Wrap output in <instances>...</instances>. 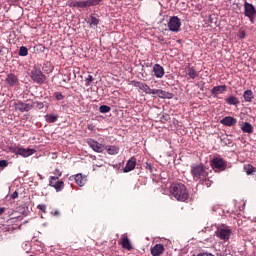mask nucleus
<instances>
[{"instance_id":"72a5a7b5","label":"nucleus","mask_w":256,"mask_h":256,"mask_svg":"<svg viewBox=\"0 0 256 256\" xmlns=\"http://www.w3.org/2000/svg\"><path fill=\"white\" fill-rule=\"evenodd\" d=\"M201 182H202V185H205L206 187H210L213 184V182L209 180L207 177L203 178Z\"/></svg>"},{"instance_id":"dca6fc26","label":"nucleus","mask_w":256,"mask_h":256,"mask_svg":"<svg viewBox=\"0 0 256 256\" xmlns=\"http://www.w3.org/2000/svg\"><path fill=\"white\" fill-rule=\"evenodd\" d=\"M121 246L123 249H126V251H131L133 249V245H131V240H129L127 234L121 236Z\"/></svg>"},{"instance_id":"e433bc0d","label":"nucleus","mask_w":256,"mask_h":256,"mask_svg":"<svg viewBox=\"0 0 256 256\" xmlns=\"http://www.w3.org/2000/svg\"><path fill=\"white\" fill-rule=\"evenodd\" d=\"M221 141L224 143V145H231L232 143L228 136H222Z\"/></svg>"},{"instance_id":"1a4fd4ad","label":"nucleus","mask_w":256,"mask_h":256,"mask_svg":"<svg viewBox=\"0 0 256 256\" xmlns=\"http://www.w3.org/2000/svg\"><path fill=\"white\" fill-rule=\"evenodd\" d=\"M244 15L248 17V19L253 23V19H255L256 9L255 6L249 2L244 3Z\"/></svg>"},{"instance_id":"ea45409f","label":"nucleus","mask_w":256,"mask_h":256,"mask_svg":"<svg viewBox=\"0 0 256 256\" xmlns=\"http://www.w3.org/2000/svg\"><path fill=\"white\" fill-rule=\"evenodd\" d=\"M77 9H86L85 1H77Z\"/></svg>"},{"instance_id":"49530a36","label":"nucleus","mask_w":256,"mask_h":256,"mask_svg":"<svg viewBox=\"0 0 256 256\" xmlns=\"http://www.w3.org/2000/svg\"><path fill=\"white\" fill-rule=\"evenodd\" d=\"M6 209L4 207H0V215H3L5 213Z\"/></svg>"},{"instance_id":"58836bf2","label":"nucleus","mask_w":256,"mask_h":256,"mask_svg":"<svg viewBox=\"0 0 256 256\" xmlns=\"http://www.w3.org/2000/svg\"><path fill=\"white\" fill-rule=\"evenodd\" d=\"M40 211H42V213H46L47 212V205L45 204H40L37 207Z\"/></svg>"},{"instance_id":"aec40b11","label":"nucleus","mask_w":256,"mask_h":256,"mask_svg":"<svg viewBox=\"0 0 256 256\" xmlns=\"http://www.w3.org/2000/svg\"><path fill=\"white\" fill-rule=\"evenodd\" d=\"M74 181L79 187H84L85 183H87V176H83L81 173L76 174L74 176Z\"/></svg>"},{"instance_id":"f257e3e1","label":"nucleus","mask_w":256,"mask_h":256,"mask_svg":"<svg viewBox=\"0 0 256 256\" xmlns=\"http://www.w3.org/2000/svg\"><path fill=\"white\" fill-rule=\"evenodd\" d=\"M170 194L175 198L176 201L185 203L189 199V191L187 186L181 182H173L170 186Z\"/></svg>"},{"instance_id":"2f4dec72","label":"nucleus","mask_w":256,"mask_h":256,"mask_svg":"<svg viewBox=\"0 0 256 256\" xmlns=\"http://www.w3.org/2000/svg\"><path fill=\"white\" fill-rule=\"evenodd\" d=\"M100 113H109V111H111V107L107 106V105H102L99 108Z\"/></svg>"},{"instance_id":"f704fd0d","label":"nucleus","mask_w":256,"mask_h":256,"mask_svg":"<svg viewBox=\"0 0 256 256\" xmlns=\"http://www.w3.org/2000/svg\"><path fill=\"white\" fill-rule=\"evenodd\" d=\"M53 175L54 176H50V177H57V179H59V177H61V175H63V172L59 168H56L53 171Z\"/></svg>"},{"instance_id":"c756f323","label":"nucleus","mask_w":256,"mask_h":256,"mask_svg":"<svg viewBox=\"0 0 256 256\" xmlns=\"http://www.w3.org/2000/svg\"><path fill=\"white\" fill-rule=\"evenodd\" d=\"M101 20H99V18H97L95 15H90L89 17V23H90V27H97V25H99Z\"/></svg>"},{"instance_id":"cd10ccee","label":"nucleus","mask_w":256,"mask_h":256,"mask_svg":"<svg viewBox=\"0 0 256 256\" xmlns=\"http://www.w3.org/2000/svg\"><path fill=\"white\" fill-rule=\"evenodd\" d=\"M101 1L103 0H86L84 1V5H85V8L87 9V7H95L99 5Z\"/></svg>"},{"instance_id":"7c9ffc66","label":"nucleus","mask_w":256,"mask_h":256,"mask_svg":"<svg viewBox=\"0 0 256 256\" xmlns=\"http://www.w3.org/2000/svg\"><path fill=\"white\" fill-rule=\"evenodd\" d=\"M18 55L20 57H27V55H29V49H27V47L25 46H21L19 49Z\"/></svg>"},{"instance_id":"c9c22d12","label":"nucleus","mask_w":256,"mask_h":256,"mask_svg":"<svg viewBox=\"0 0 256 256\" xmlns=\"http://www.w3.org/2000/svg\"><path fill=\"white\" fill-rule=\"evenodd\" d=\"M93 81H94L93 76L88 75V77L85 79L86 87H89L91 85V83H93Z\"/></svg>"},{"instance_id":"412c9836","label":"nucleus","mask_w":256,"mask_h":256,"mask_svg":"<svg viewBox=\"0 0 256 256\" xmlns=\"http://www.w3.org/2000/svg\"><path fill=\"white\" fill-rule=\"evenodd\" d=\"M6 82L10 87H14V85H17L19 83V78L13 73H10L7 75Z\"/></svg>"},{"instance_id":"0eeeda50","label":"nucleus","mask_w":256,"mask_h":256,"mask_svg":"<svg viewBox=\"0 0 256 256\" xmlns=\"http://www.w3.org/2000/svg\"><path fill=\"white\" fill-rule=\"evenodd\" d=\"M210 166L212 169H217V171H225L227 169V161L223 158L215 157L210 161Z\"/></svg>"},{"instance_id":"473e14b6","label":"nucleus","mask_w":256,"mask_h":256,"mask_svg":"<svg viewBox=\"0 0 256 256\" xmlns=\"http://www.w3.org/2000/svg\"><path fill=\"white\" fill-rule=\"evenodd\" d=\"M54 97L56 101H63V99H65V96L60 92H55Z\"/></svg>"},{"instance_id":"a18cd8bd","label":"nucleus","mask_w":256,"mask_h":256,"mask_svg":"<svg viewBox=\"0 0 256 256\" xmlns=\"http://www.w3.org/2000/svg\"><path fill=\"white\" fill-rule=\"evenodd\" d=\"M36 104L39 109H43L44 107L43 102H36Z\"/></svg>"},{"instance_id":"423d86ee","label":"nucleus","mask_w":256,"mask_h":256,"mask_svg":"<svg viewBox=\"0 0 256 256\" xmlns=\"http://www.w3.org/2000/svg\"><path fill=\"white\" fill-rule=\"evenodd\" d=\"M215 233L216 237L221 241H229L231 239V230L227 226L218 227Z\"/></svg>"},{"instance_id":"a19ab883","label":"nucleus","mask_w":256,"mask_h":256,"mask_svg":"<svg viewBox=\"0 0 256 256\" xmlns=\"http://www.w3.org/2000/svg\"><path fill=\"white\" fill-rule=\"evenodd\" d=\"M145 169H147L148 171H150V173H153V166L151 165V163L146 162Z\"/></svg>"},{"instance_id":"4be33fe9","label":"nucleus","mask_w":256,"mask_h":256,"mask_svg":"<svg viewBox=\"0 0 256 256\" xmlns=\"http://www.w3.org/2000/svg\"><path fill=\"white\" fill-rule=\"evenodd\" d=\"M243 97H244V101H246V103H251V101H253V99H255V95L253 94L252 90L244 91Z\"/></svg>"},{"instance_id":"39448f33","label":"nucleus","mask_w":256,"mask_h":256,"mask_svg":"<svg viewBox=\"0 0 256 256\" xmlns=\"http://www.w3.org/2000/svg\"><path fill=\"white\" fill-rule=\"evenodd\" d=\"M10 151L12 153H15V155H20L21 157H31V155H34V153L36 152L35 149H31V148L25 149L19 146H14L10 148Z\"/></svg>"},{"instance_id":"f3484780","label":"nucleus","mask_w":256,"mask_h":256,"mask_svg":"<svg viewBox=\"0 0 256 256\" xmlns=\"http://www.w3.org/2000/svg\"><path fill=\"white\" fill-rule=\"evenodd\" d=\"M225 91H227V86L226 85L214 86L211 89V95L213 97H219V95H221V93H225Z\"/></svg>"},{"instance_id":"4c0bfd02","label":"nucleus","mask_w":256,"mask_h":256,"mask_svg":"<svg viewBox=\"0 0 256 256\" xmlns=\"http://www.w3.org/2000/svg\"><path fill=\"white\" fill-rule=\"evenodd\" d=\"M9 162L7 160H0V169H5V167H8Z\"/></svg>"},{"instance_id":"b1692460","label":"nucleus","mask_w":256,"mask_h":256,"mask_svg":"<svg viewBox=\"0 0 256 256\" xmlns=\"http://www.w3.org/2000/svg\"><path fill=\"white\" fill-rule=\"evenodd\" d=\"M241 131H243V133H253V125H251V123L249 122H244L243 125L241 126Z\"/></svg>"},{"instance_id":"bb28decb","label":"nucleus","mask_w":256,"mask_h":256,"mask_svg":"<svg viewBox=\"0 0 256 256\" xmlns=\"http://www.w3.org/2000/svg\"><path fill=\"white\" fill-rule=\"evenodd\" d=\"M59 119V115L57 114H47L45 115L46 123H55Z\"/></svg>"},{"instance_id":"a878e982","label":"nucleus","mask_w":256,"mask_h":256,"mask_svg":"<svg viewBox=\"0 0 256 256\" xmlns=\"http://www.w3.org/2000/svg\"><path fill=\"white\" fill-rule=\"evenodd\" d=\"M104 149H106L108 155H117L119 153V147L117 146H104Z\"/></svg>"},{"instance_id":"5701e85b","label":"nucleus","mask_w":256,"mask_h":256,"mask_svg":"<svg viewBox=\"0 0 256 256\" xmlns=\"http://www.w3.org/2000/svg\"><path fill=\"white\" fill-rule=\"evenodd\" d=\"M186 73L190 77V79H196V77H199V73L193 67L186 68Z\"/></svg>"},{"instance_id":"37998d69","label":"nucleus","mask_w":256,"mask_h":256,"mask_svg":"<svg viewBox=\"0 0 256 256\" xmlns=\"http://www.w3.org/2000/svg\"><path fill=\"white\" fill-rule=\"evenodd\" d=\"M238 37H239V39H245V37H246L245 31H240L238 34Z\"/></svg>"},{"instance_id":"9b49d317","label":"nucleus","mask_w":256,"mask_h":256,"mask_svg":"<svg viewBox=\"0 0 256 256\" xmlns=\"http://www.w3.org/2000/svg\"><path fill=\"white\" fill-rule=\"evenodd\" d=\"M87 145L90 147V149L94 150L95 153H103L105 151V145L97 142L94 139H88L87 140Z\"/></svg>"},{"instance_id":"c85d7f7f","label":"nucleus","mask_w":256,"mask_h":256,"mask_svg":"<svg viewBox=\"0 0 256 256\" xmlns=\"http://www.w3.org/2000/svg\"><path fill=\"white\" fill-rule=\"evenodd\" d=\"M244 171L247 175H253V173H256V168L251 164H245Z\"/></svg>"},{"instance_id":"393cba45","label":"nucleus","mask_w":256,"mask_h":256,"mask_svg":"<svg viewBox=\"0 0 256 256\" xmlns=\"http://www.w3.org/2000/svg\"><path fill=\"white\" fill-rule=\"evenodd\" d=\"M225 103H227V105H239V98L230 95L228 98L225 99Z\"/></svg>"},{"instance_id":"7ed1b4c3","label":"nucleus","mask_w":256,"mask_h":256,"mask_svg":"<svg viewBox=\"0 0 256 256\" xmlns=\"http://www.w3.org/2000/svg\"><path fill=\"white\" fill-rule=\"evenodd\" d=\"M167 27L169 31H172V33H179L181 31V19L177 16L170 17Z\"/></svg>"},{"instance_id":"ddd939ff","label":"nucleus","mask_w":256,"mask_h":256,"mask_svg":"<svg viewBox=\"0 0 256 256\" xmlns=\"http://www.w3.org/2000/svg\"><path fill=\"white\" fill-rule=\"evenodd\" d=\"M151 95H158L160 99H173L175 97L173 93L161 89H152Z\"/></svg>"},{"instance_id":"20e7f679","label":"nucleus","mask_w":256,"mask_h":256,"mask_svg":"<svg viewBox=\"0 0 256 256\" xmlns=\"http://www.w3.org/2000/svg\"><path fill=\"white\" fill-rule=\"evenodd\" d=\"M30 77L34 83H38V85H43L45 81H47V76L43 74V72L40 69L34 68L31 71Z\"/></svg>"},{"instance_id":"c03bdc74","label":"nucleus","mask_w":256,"mask_h":256,"mask_svg":"<svg viewBox=\"0 0 256 256\" xmlns=\"http://www.w3.org/2000/svg\"><path fill=\"white\" fill-rule=\"evenodd\" d=\"M17 197H19V193L17 191L11 194V199H17Z\"/></svg>"},{"instance_id":"a211bd4d","label":"nucleus","mask_w":256,"mask_h":256,"mask_svg":"<svg viewBox=\"0 0 256 256\" xmlns=\"http://www.w3.org/2000/svg\"><path fill=\"white\" fill-rule=\"evenodd\" d=\"M153 73L157 79H162L165 75V69L159 64H155L153 67Z\"/></svg>"},{"instance_id":"2eb2a0df","label":"nucleus","mask_w":256,"mask_h":256,"mask_svg":"<svg viewBox=\"0 0 256 256\" xmlns=\"http://www.w3.org/2000/svg\"><path fill=\"white\" fill-rule=\"evenodd\" d=\"M165 252V246L163 244H156L150 249L152 256H161Z\"/></svg>"},{"instance_id":"6e6552de","label":"nucleus","mask_w":256,"mask_h":256,"mask_svg":"<svg viewBox=\"0 0 256 256\" xmlns=\"http://www.w3.org/2000/svg\"><path fill=\"white\" fill-rule=\"evenodd\" d=\"M35 107V102L32 103H24L23 101L14 102L15 111H20L21 113H27L31 111Z\"/></svg>"},{"instance_id":"4468645a","label":"nucleus","mask_w":256,"mask_h":256,"mask_svg":"<svg viewBox=\"0 0 256 256\" xmlns=\"http://www.w3.org/2000/svg\"><path fill=\"white\" fill-rule=\"evenodd\" d=\"M137 167V158L131 157L127 163L126 166L123 169V173H130V171H133Z\"/></svg>"},{"instance_id":"f8f14e48","label":"nucleus","mask_w":256,"mask_h":256,"mask_svg":"<svg viewBox=\"0 0 256 256\" xmlns=\"http://www.w3.org/2000/svg\"><path fill=\"white\" fill-rule=\"evenodd\" d=\"M131 85H133V87H137L141 91H144V93H146V95H151L152 94L153 89H151V87H149V85H147V83L132 80Z\"/></svg>"},{"instance_id":"6ab92c4d","label":"nucleus","mask_w":256,"mask_h":256,"mask_svg":"<svg viewBox=\"0 0 256 256\" xmlns=\"http://www.w3.org/2000/svg\"><path fill=\"white\" fill-rule=\"evenodd\" d=\"M220 123L225 125V127H233V125H237V120L231 116L224 117Z\"/></svg>"},{"instance_id":"9d476101","label":"nucleus","mask_w":256,"mask_h":256,"mask_svg":"<svg viewBox=\"0 0 256 256\" xmlns=\"http://www.w3.org/2000/svg\"><path fill=\"white\" fill-rule=\"evenodd\" d=\"M49 186L53 187L57 193L63 191L65 188V182L57 177H50Z\"/></svg>"},{"instance_id":"de8ad7c7","label":"nucleus","mask_w":256,"mask_h":256,"mask_svg":"<svg viewBox=\"0 0 256 256\" xmlns=\"http://www.w3.org/2000/svg\"><path fill=\"white\" fill-rule=\"evenodd\" d=\"M54 215L59 216V211L56 210V211L54 212Z\"/></svg>"},{"instance_id":"79ce46f5","label":"nucleus","mask_w":256,"mask_h":256,"mask_svg":"<svg viewBox=\"0 0 256 256\" xmlns=\"http://www.w3.org/2000/svg\"><path fill=\"white\" fill-rule=\"evenodd\" d=\"M68 7L77 8V1H70V2H68Z\"/></svg>"},{"instance_id":"f03ea898","label":"nucleus","mask_w":256,"mask_h":256,"mask_svg":"<svg viewBox=\"0 0 256 256\" xmlns=\"http://www.w3.org/2000/svg\"><path fill=\"white\" fill-rule=\"evenodd\" d=\"M191 175L193 177V181H202L205 177H208L209 172L205 169L203 164H194L191 166Z\"/></svg>"}]
</instances>
